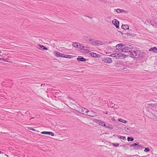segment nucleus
<instances>
[{"label":"nucleus","instance_id":"nucleus-32","mask_svg":"<svg viewBox=\"0 0 157 157\" xmlns=\"http://www.w3.org/2000/svg\"><path fill=\"white\" fill-rule=\"evenodd\" d=\"M113 145L116 147H117L119 146V144L118 143H114L113 144Z\"/></svg>","mask_w":157,"mask_h":157},{"label":"nucleus","instance_id":"nucleus-44","mask_svg":"<svg viewBox=\"0 0 157 157\" xmlns=\"http://www.w3.org/2000/svg\"><path fill=\"white\" fill-rule=\"evenodd\" d=\"M106 113V114H107V113Z\"/></svg>","mask_w":157,"mask_h":157},{"label":"nucleus","instance_id":"nucleus-2","mask_svg":"<svg viewBox=\"0 0 157 157\" xmlns=\"http://www.w3.org/2000/svg\"><path fill=\"white\" fill-rule=\"evenodd\" d=\"M87 39L92 44L96 46L102 45L103 44V42L100 40H96L94 39H92L90 37H87Z\"/></svg>","mask_w":157,"mask_h":157},{"label":"nucleus","instance_id":"nucleus-7","mask_svg":"<svg viewBox=\"0 0 157 157\" xmlns=\"http://www.w3.org/2000/svg\"><path fill=\"white\" fill-rule=\"evenodd\" d=\"M54 53L55 56L61 57H63L64 55V54L58 52H54Z\"/></svg>","mask_w":157,"mask_h":157},{"label":"nucleus","instance_id":"nucleus-28","mask_svg":"<svg viewBox=\"0 0 157 157\" xmlns=\"http://www.w3.org/2000/svg\"><path fill=\"white\" fill-rule=\"evenodd\" d=\"M68 51V49H66V48H63L62 50V52L64 53H67Z\"/></svg>","mask_w":157,"mask_h":157},{"label":"nucleus","instance_id":"nucleus-34","mask_svg":"<svg viewBox=\"0 0 157 157\" xmlns=\"http://www.w3.org/2000/svg\"><path fill=\"white\" fill-rule=\"evenodd\" d=\"M117 53H113L110 56L112 57H115L116 58Z\"/></svg>","mask_w":157,"mask_h":157},{"label":"nucleus","instance_id":"nucleus-10","mask_svg":"<svg viewBox=\"0 0 157 157\" xmlns=\"http://www.w3.org/2000/svg\"><path fill=\"white\" fill-rule=\"evenodd\" d=\"M90 55L92 57L95 58H100L101 56L100 55L93 52L90 53Z\"/></svg>","mask_w":157,"mask_h":157},{"label":"nucleus","instance_id":"nucleus-5","mask_svg":"<svg viewBox=\"0 0 157 157\" xmlns=\"http://www.w3.org/2000/svg\"><path fill=\"white\" fill-rule=\"evenodd\" d=\"M113 24L117 28H119V22L117 20L114 19L112 21Z\"/></svg>","mask_w":157,"mask_h":157},{"label":"nucleus","instance_id":"nucleus-12","mask_svg":"<svg viewBox=\"0 0 157 157\" xmlns=\"http://www.w3.org/2000/svg\"><path fill=\"white\" fill-rule=\"evenodd\" d=\"M95 122L98 124L102 126H103V124L105 123L104 122L98 120H96Z\"/></svg>","mask_w":157,"mask_h":157},{"label":"nucleus","instance_id":"nucleus-3","mask_svg":"<svg viewBox=\"0 0 157 157\" xmlns=\"http://www.w3.org/2000/svg\"><path fill=\"white\" fill-rule=\"evenodd\" d=\"M132 45H127V46H124L121 49L119 50V52H130L131 53V52L132 51Z\"/></svg>","mask_w":157,"mask_h":157},{"label":"nucleus","instance_id":"nucleus-41","mask_svg":"<svg viewBox=\"0 0 157 157\" xmlns=\"http://www.w3.org/2000/svg\"><path fill=\"white\" fill-rule=\"evenodd\" d=\"M2 53V52L1 51H0V53Z\"/></svg>","mask_w":157,"mask_h":157},{"label":"nucleus","instance_id":"nucleus-11","mask_svg":"<svg viewBox=\"0 0 157 157\" xmlns=\"http://www.w3.org/2000/svg\"><path fill=\"white\" fill-rule=\"evenodd\" d=\"M41 133L42 134H48L49 135H51L52 136H54V133L52 132H48L44 131L41 132Z\"/></svg>","mask_w":157,"mask_h":157},{"label":"nucleus","instance_id":"nucleus-30","mask_svg":"<svg viewBox=\"0 0 157 157\" xmlns=\"http://www.w3.org/2000/svg\"><path fill=\"white\" fill-rule=\"evenodd\" d=\"M107 128H110V129L113 128V127H112V126L110 124H107Z\"/></svg>","mask_w":157,"mask_h":157},{"label":"nucleus","instance_id":"nucleus-36","mask_svg":"<svg viewBox=\"0 0 157 157\" xmlns=\"http://www.w3.org/2000/svg\"><path fill=\"white\" fill-rule=\"evenodd\" d=\"M105 124V123L104 124H103V127H104L105 128H107V124Z\"/></svg>","mask_w":157,"mask_h":157},{"label":"nucleus","instance_id":"nucleus-14","mask_svg":"<svg viewBox=\"0 0 157 157\" xmlns=\"http://www.w3.org/2000/svg\"><path fill=\"white\" fill-rule=\"evenodd\" d=\"M124 46L122 43H120L117 44L116 47V48L117 50H119V49L122 48Z\"/></svg>","mask_w":157,"mask_h":157},{"label":"nucleus","instance_id":"nucleus-33","mask_svg":"<svg viewBox=\"0 0 157 157\" xmlns=\"http://www.w3.org/2000/svg\"><path fill=\"white\" fill-rule=\"evenodd\" d=\"M150 151V150L149 148L148 147L146 148L144 150V151L145 152H147L149 151Z\"/></svg>","mask_w":157,"mask_h":157},{"label":"nucleus","instance_id":"nucleus-26","mask_svg":"<svg viewBox=\"0 0 157 157\" xmlns=\"http://www.w3.org/2000/svg\"><path fill=\"white\" fill-rule=\"evenodd\" d=\"M142 147V146L140 145H139V144H138V145H137V147L136 148H135V149L138 150V149H140Z\"/></svg>","mask_w":157,"mask_h":157},{"label":"nucleus","instance_id":"nucleus-42","mask_svg":"<svg viewBox=\"0 0 157 157\" xmlns=\"http://www.w3.org/2000/svg\"><path fill=\"white\" fill-rule=\"evenodd\" d=\"M2 153V152L1 151H0V154H1Z\"/></svg>","mask_w":157,"mask_h":157},{"label":"nucleus","instance_id":"nucleus-6","mask_svg":"<svg viewBox=\"0 0 157 157\" xmlns=\"http://www.w3.org/2000/svg\"><path fill=\"white\" fill-rule=\"evenodd\" d=\"M121 52H120L118 54H117L116 55V58H125L127 56L123 54H121L120 53Z\"/></svg>","mask_w":157,"mask_h":157},{"label":"nucleus","instance_id":"nucleus-24","mask_svg":"<svg viewBox=\"0 0 157 157\" xmlns=\"http://www.w3.org/2000/svg\"><path fill=\"white\" fill-rule=\"evenodd\" d=\"M79 48L80 49V50L81 49H83L84 48H86L85 47L83 44H80L79 43Z\"/></svg>","mask_w":157,"mask_h":157},{"label":"nucleus","instance_id":"nucleus-20","mask_svg":"<svg viewBox=\"0 0 157 157\" xmlns=\"http://www.w3.org/2000/svg\"><path fill=\"white\" fill-rule=\"evenodd\" d=\"M122 28L124 30H126L129 29V26L128 25H122L121 26Z\"/></svg>","mask_w":157,"mask_h":157},{"label":"nucleus","instance_id":"nucleus-1","mask_svg":"<svg viewBox=\"0 0 157 157\" xmlns=\"http://www.w3.org/2000/svg\"><path fill=\"white\" fill-rule=\"evenodd\" d=\"M129 55L132 58H139L144 57V54L141 51L136 50H132Z\"/></svg>","mask_w":157,"mask_h":157},{"label":"nucleus","instance_id":"nucleus-18","mask_svg":"<svg viewBox=\"0 0 157 157\" xmlns=\"http://www.w3.org/2000/svg\"><path fill=\"white\" fill-rule=\"evenodd\" d=\"M150 115L151 118L154 120H156L157 119V116L155 114L153 113H151L150 114Z\"/></svg>","mask_w":157,"mask_h":157},{"label":"nucleus","instance_id":"nucleus-29","mask_svg":"<svg viewBox=\"0 0 157 157\" xmlns=\"http://www.w3.org/2000/svg\"><path fill=\"white\" fill-rule=\"evenodd\" d=\"M127 140L128 141H132L134 140V139L132 137H128L127 138Z\"/></svg>","mask_w":157,"mask_h":157},{"label":"nucleus","instance_id":"nucleus-9","mask_svg":"<svg viewBox=\"0 0 157 157\" xmlns=\"http://www.w3.org/2000/svg\"><path fill=\"white\" fill-rule=\"evenodd\" d=\"M86 115L90 117H94L96 115V113L93 111H89V112L87 113Z\"/></svg>","mask_w":157,"mask_h":157},{"label":"nucleus","instance_id":"nucleus-4","mask_svg":"<svg viewBox=\"0 0 157 157\" xmlns=\"http://www.w3.org/2000/svg\"><path fill=\"white\" fill-rule=\"evenodd\" d=\"M102 61L104 62L107 63H110L112 62V59L109 57H104L103 58Z\"/></svg>","mask_w":157,"mask_h":157},{"label":"nucleus","instance_id":"nucleus-21","mask_svg":"<svg viewBox=\"0 0 157 157\" xmlns=\"http://www.w3.org/2000/svg\"><path fill=\"white\" fill-rule=\"evenodd\" d=\"M73 57V56L71 55H67L66 54H64V58L71 59Z\"/></svg>","mask_w":157,"mask_h":157},{"label":"nucleus","instance_id":"nucleus-16","mask_svg":"<svg viewBox=\"0 0 157 157\" xmlns=\"http://www.w3.org/2000/svg\"><path fill=\"white\" fill-rule=\"evenodd\" d=\"M149 51H152L154 53H157V48L155 47L151 48L149 49Z\"/></svg>","mask_w":157,"mask_h":157},{"label":"nucleus","instance_id":"nucleus-40","mask_svg":"<svg viewBox=\"0 0 157 157\" xmlns=\"http://www.w3.org/2000/svg\"><path fill=\"white\" fill-rule=\"evenodd\" d=\"M29 113V111H27L26 113Z\"/></svg>","mask_w":157,"mask_h":157},{"label":"nucleus","instance_id":"nucleus-27","mask_svg":"<svg viewBox=\"0 0 157 157\" xmlns=\"http://www.w3.org/2000/svg\"><path fill=\"white\" fill-rule=\"evenodd\" d=\"M118 137L120 139H122L124 140H126V138L125 137L122 136H118Z\"/></svg>","mask_w":157,"mask_h":157},{"label":"nucleus","instance_id":"nucleus-19","mask_svg":"<svg viewBox=\"0 0 157 157\" xmlns=\"http://www.w3.org/2000/svg\"><path fill=\"white\" fill-rule=\"evenodd\" d=\"M79 43L78 42H74L72 44V45L75 48H79Z\"/></svg>","mask_w":157,"mask_h":157},{"label":"nucleus","instance_id":"nucleus-22","mask_svg":"<svg viewBox=\"0 0 157 157\" xmlns=\"http://www.w3.org/2000/svg\"><path fill=\"white\" fill-rule=\"evenodd\" d=\"M118 121L120 122H123L124 123H126L127 121L121 118H119L118 120Z\"/></svg>","mask_w":157,"mask_h":157},{"label":"nucleus","instance_id":"nucleus-37","mask_svg":"<svg viewBox=\"0 0 157 157\" xmlns=\"http://www.w3.org/2000/svg\"><path fill=\"white\" fill-rule=\"evenodd\" d=\"M112 120L113 121H116V119L114 118L113 119H112Z\"/></svg>","mask_w":157,"mask_h":157},{"label":"nucleus","instance_id":"nucleus-8","mask_svg":"<svg viewBox=\"0 0 157 157\" xmlns=\"http://www.w3.org/2000/svg\"><path fill=\"white\" fill-rule=\"evenodd\" d=\"M116 12H117L118 13H128V11L126 10H125L123 9H117L116 10Z\"/></svg>","mask_w":157,"mask_h":157},{"label":"nucleus","instance_id":"nucleus-13","mask_svg":"<svg viewBox=\"0 0 157 157\" xmlns=\"http://www.w3.org/2000/svg\"><path fill=\"white\" fill-rule=\"evenodd\" d=\"M77 60L78 61H82L84 62L86 60V59L84 58L82 56H79L77 58Z\"/></svg>","mask_w":157,"mask_h":157},{"label":"nucleus","instance_id":"nucleus-31","mask_svg":"<svg viewBox=\"0 0 157 157\" xmlns=\"http://www.w3.org/2000/svg\"><path fill=\"white\" fill-rule=\"evenodd\" d=\"M84 113H88V112H89V110L87 109H86L84 108Z\"/></svg>","mask_w":157,"mask_h":157},{"label":"nucleus","instance_id":"nucleus-43","mask_svg":"<svg viewBox=\"0 0 157 157\" xmlns=\"http://www.w3.org/2000/svg\"><path fill=\"white\" fill-rule=\"evenodd\" d=\"M33 117H32V118H31L30 119V120H31V119H33Z\"/></svg>","mask_w":157,"mask_h":157},{"label":"nucleus","instance_id":"nucleus-39","mask_svg":"<svg viewBox=\"0 0 157 157\" xmlns=\"http://www.w3.org/2000/svg\"><path fill=\"white\" fill-rule=\"evenodd\" d=\"M4 60V59L2 58H0V60Z\"/></svg>","mask_w":157,"mask_h":157},{"label":"nucleus","instance_id":"nucleus-35","mask_svg":"<svg viewBox=\"0 0 157 157\" xmlns=\"http://www.w3.org/2000/svg\"><path fill=\"white\" fill-rule=\"evenodd\" d=\"M30 130H31L33 131H35V129H34V128H31V127H29L28 128Z\"/></svg>","mask_w":157,"mask_h":157},{"label":"nucleus","instance_id":"nucleus-23","mask_svg":"<svg viewBox=\"0 0 157 157\" xmlns=\"http://www.w3.org/2000/svg\"><path fill=\"white\" fill-rule=\"evenodd\" d=\"M139 144V143L138 142H137V143H135L132 144L131 146L133 147V149H135V148L137 147V145Z\"/></svg>","mask_w":157,"mask_h":157},{"label":"nucleus","instance_id":"nucleus-15","mask_svg":"<svg viewBox=\"0 0 157 157\" xmlns=\"http://www.w3.org/2000/svg\"><path fill=\"white\" fill-rule=\"evenodd\" d=\"M80 51L81 52L84 54H87L89 52V51L88 50L85 49V48L81 49Z\"/></svg>","mask_w":157,"mask_h":157},{"label":"nucleus","instance_id":"nucleus-38","mask_svg":"<svg viewBox=\"0 0 157 157\" xmlns=\"http://www.w3.org/2000/svg\"><path fill=\"white\" fill-rule=\"evenodd\" d=\"M126 34H127V35H129L130 34V33H126Z\"/></svg>","mask_w":157,"mask_h":157},{"label":"nucleus","instance_id":"nucleus-17","mask_svg":"<svg viewBox=\"0 0 157 157\" xmlns=\"http://www.w3.org/2000/svg\"><path fill=\"white\" fill-rule=\"evenodd\" d=\"M38 48L42 50H47L48 48H47L45 47L43 45H41L40 44L38 45Z\"/></svg>","mask_w":157,"mask_h":157},{"label":"nucleus","instance_id":"nucleus-25","mask_svg":"<svg viewBox=\"0 0 157 157\" xmlns=\"http://www.w3.org/2000/svg\"><path fill=\"white\" fill-rule=\"evenodd\" d=\"M78 112L80 113L84 114V109H83L82 108H79L78 109Z\"/></svg>","mask_w":157,"mask_h":157}]
</instances>
